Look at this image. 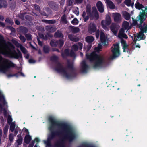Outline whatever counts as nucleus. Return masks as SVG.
Listing matches in <instances>:
<instances>
[{
	"mask_svg": "<svg viewBox=\"0 0 147 147\" xmlns=\"http://www.w3.org/2000/svg\"><path fill=\"white\" fill-rule=\"evenodd\" d=\"M48 119L50 124L49 127L50 133L48 135L47 140L44 142L47 146L51 147V141L57 137L62 138L55 143L54 147H65V141L71 142L75 139L76 135L69 124L60 122L51 116H49Z\"/></svg>",
	"mask_w": 147,
	"mask_h": 147,
	"instance_id": "f257e3e1",
	"label": "nucleus"
},
{
	"mask_svg": "<svg viewBox=\"0 0 147 147\" xmlns=\"http://www.w3.org/2000/svg\"><path fill=\"white\" fill-rule=\"evenodd\" d=\"M58 57L56 56H52L51 58V60L55 62L57 64L55 70L59 73H62L67 79L76 77L77 74L73 63L67 60V65L66 67H64L61 63L58 61Z\"/></svg>",
	"mask_w": 147,
	"mask_h": 147,
	"instance_id": "f03ea898",
	"label": "nucleus"
},
{
	"mask_svg": "<svg viewBox=\"0 0 147 147\" xmlns=\"http://www.w3.org/2000/svg\"><path fill=\"white\" fill-rule=\"evenodd\" d=\"M86 56L87 59L90 62L94 61L93 67L97 68L101 67L105 63V57L100 54H98L94 52L89 54L86 53Z\"/></svg>",
	"mask_w": 147,
	"mask_h": 147,
	"instance_id": "7ed1b4c3",
	"label": "nucleus"
},
{
	"mask_svg": "<svg viewBox=\"0 0 147 147\" xmlns=\"http://www.w3.org/2000/svg\"><path fill=\"white\" fill-rule=\"evenodd\" d=\"M1 43H0V45ZM14 45L11 42H8V43H5V46L3 47L4 51H0V54L6 55L11 58H13L18 59L19 58L22 57V54L19 50L17 53L15 50H12L11 48L14 49Z\"/></svg>",
	"mask_w": 147,
	"mask_h": 147,
	"instance_id": "20e7f679",
	"label": "nucleus"
},
{
	"mask_svg": "<svg viewBox=\"0 0 147 147\" xmlns=\"http://www.w3.org/2000/svg\"><path fill=\"white\" fill-rule=\"evenodd\" d=\"M15 65L9 59H3L0 55V72L5 74L11 67H15Z\"/></svg>",
	"mask_w": 147,
	"mask_h": 147,
	"instance_id": "39448f33",
	"label": "nucleus"
},
{
	"mask_svg": "<svg viewBox=\"0 0 147 147\" xmlns=\"http://www.w3.org/2000/svg\"><path fill=\"white\" fill-rule=\"evenodd\" d=\"M114 46V48L111 50L112 53L111 58L113 59L118 57L120 54L118 44H115Z\"/></svg>",
	"mask_w": 147,
	"mask_h": 147,
	"instance_id": "423d86ee",
	"label": "nucleus"
},
{
	"mask_svg": "<svg viewBox=\"0 0 147 147\" xmlns=\"http://www.w3.org/2000/svg\"><path fill=\"white\" fill-rule=\"evenodd\" d=\"M61 55L63 58H65L66 57L68 56H70L71 57H75L76 56V54L74 51L71 50L70 52L68 49H65L64 53H62Z\"/></svg>",
	"mask_w": 147,
	"mask_h": 147,
	"instance_id": "0eeeda50",
	"label": "nucleus"
},
{
	"mask_svg": "<svg viewBox=\"0 0 147 147\" xmlns=\"http://www.w3.org/2000/svg\"><path fill=\"white\" fill-rule=\"evenodd\" d=\"M111 22V18L109 15L107 14L106 15L105 20H102L101 22V24L102 28L105 29L107 26L110 24Z\"/></svg>",
	"mask_w": 147,
	"mask_h": 147,
	"instance_id": "6e6552de",
	"label": "nucleus"
},
{
	"mask_svg": "<svg viewBox=\"0 0 147 147\" xmlns=\"http://www.w3.org/2000/svg\"><path fill=\"white\" fill-rule=\"evenodd\" d=\"M96 25L94 23H90L88 26V32L90 34L96 32Z\"/></svg>",
	"mask_w": 147,
	"mask_h": 147,
	"instance_id": "1a4fd4ad",
	"label": "nucleus"
},
{
	"mask_svg": "<svg viewBox=\"0 0 147 147\" xmlns=\"http://www.w3.org/2000/svg\"><path fill=\"white\" fill-rule=\"evenodd\" d=\"M47 3L50 7L53 10L56 11H58L59 8V5L57 2L49 1Z\"/></svg>",
	"mask_w": 147,
	"mask_h": 147,
	"instance_id": "9d476101",
	"label": "nucleus"
},
{
	"mask_svg": "<svg viewBox=\"0 0 147 147\" xmlns=\"http://www.w3.org/2000/svg\"><path fill=\"white\" fill-rule=\"evenodd\" d=\"M121 43L123 47V52H127V53H130L131 50L128 48V45H127L126 41L123 39H122L121 40Z\"/></svg>",
	"mask_w": 147,
	"mask_h": 147,
	"instance_id": "9b49d317",
	"label": "nucleus"
},
{
	"mask_svg": "<svg viewBox=\"0 0 147 147\" xmlns=\"http://www.w3.org/2000/svg\"><path fill=\"white\" fill-rule=\"evenodd\" d=\"M119 28V26L117 24L114 23H112L110 26L111 30L115 35L116 34Z\"/></svg>",
	"mask_w": 147,
	"mask_h": 147,
	"instance_id": "f8f14e48",
	"label": "nucleus"
},
{
	"mask_svg": "<svg viewBox=\"0 0 147 147\" xmlns=\"http://www.w3.org/2000/svg\"><path fill=\"white\" fill-rule=\"evenodd\" d=\"M43 10V11L40 12V13L43 16H48L51 13V10L49 7H46L44 8Z\"/></svg>",
	"mask_w": 147,
	"mask_h": 147,
	"instance_id": "ddd939ff",
	"label": "nucleus"
},
{
	"mask_svg": "<svg viewBox=\"0 0 147 147\" xmlns=\"http://www.w3.org/2000/svg\"><path fill=\"white\" fill-rule=\"evenodd\" d=\"M144 8V9H141L142 11V12H140L139 15V19L140 20V22L141 23H143L144 21H145V18H144V15L146 14V12L145 11L147 10V8H146L144 7V8Z\"/></svg>",
	"mask_w": 147,
	"mask_h": 147,
	"instance_id": "4468645a",
	"label": "nucleus"
},
{
	"mask_svg": "<svg viewBox=\"0 0 147 147\" xmlns=\"http://www.w3.org/2000/svg\"><path fill=\"white\" fill-rule=\"evenodd\" d=\"M12 42L16 47H20V49L23 53H26V50L24 47L16 40H13Z\"/></svg>",
	"mask_w": 147,
	"mask_h": 147,
	"instance_id": "2eb2a0df",
	"label": "nucleus"
},
{
	"mask_svg": "<svg viewBox=\"0 0 147 147\" xmlns=\"http://www.w3.org/2000/svg\"><path fill=\"white\" fill-rule=\"evenodd\" d=\"M96 5L97 9L99 12L100 13L104 12V7L101 1H98L97 2Z\"/></svg>",
	"mask_w": 147,
	"mask_h": 147,
	"instance_id": "dca6fc26",
	"label": "nucleus"
},
{
	"mask_svg": "<svg viewBox=\"0 0 147 147\" xmlns=\"http://www.w3.org/2000/svg\"><path fill=\"white\" fill-rule=\"evenodd\" d=\"M121 15L120 13H116L114 14V20L115 22L120 23L121 21Z\"/></svg>",
	"mask_w": 147,
	"mask_h": 147,
	"instance_id": "f3484780",
	"label": "nucleus"
},
{
	"mask_svg": "<svg viewBox=\"0 0 147 147\" xmlns=\"http://www.w3.org/2000/svg\"><path fill=\"white\" fill-rule=\"evenodd\" d=\"M18 138L16 140L15 144H17V146L16 147H18L19 145H21L22 143L23 138L22 137L21 134H19L17 136Z\"/></svg>",
	"mask_w": 147,
	"mask_h": 147,
	"instance_id": "a211bd4d",
	"label": "nucleus"
},
{
	"mask_svg": "<svg viewBox=\"0 0 147 147\" xmlns=\"http://www.w3.org/2000/svg\"><path fill=\"white\" fill-rule=\"evenodd\" d=\"M100 41L102 44L103 45H105L106 44V39L104 33L101 32L100 33Z\"/></svg>",
	"mask_w": 147,
	"mask_h": 147,
	"instance_id": "6ab92c4d",
	"label": "nucleus"
},
{
	"mask_svg": "<svg viewBox=\"0 0 147 147\" xmlns=\"http://www.w3.org/2000/svg\"><path fill=\"white\" fill-rule=\"evenodd\" d=\"M82 64V71L83 72H86L88 68V66L86 64V62L85 61H83Z\"/></svg>",
	"mask_w": 147,
	"mask_h": 147,
	"instance_id": "aec40b11",
	"label": "nucleus"
},
{
	"mask_svg": "<svg viewBox=\"0 0 147 147\" xmlns=\"http://www.w3.org/2000/svg\"><path fill=\"white\" fill-rule=\"evenodd\" d=\"M45 29L47 31L51 32H54L56 30L55 27H53L51 25H49L46 26L45 27Z\"/></svg>",
	"mask_w": 147,
	"mask_h": 147,
	"instance_id": "412c9836",
	"label": "nucleus"
},
{
	"mask_svg": "<svg viewBox=\"0 0 147 147\" xmlns=\"http://www.w3.org/2000/svg\"><path fill=\"white\" fill-rule=\"evenodd\" d=\"M31 136L29 135H26L24 139V142L27 144H29L31 140Z\"/></svg>",
	"mask_w": 147,
	"mask_h": 147,
	"instance_id": "4be33fe9",
	"label": "nucleus"
},
{
	"mask_svg": "<svg viewBox=\"0 0 147 147\" xmlns=\"http://www.w3.org/2000/svg\"><path fill=\"white\" fill-rule=\"evenodd\" d=\"M106 3L107 5L110 8L112 9L115 8V5L111 1L109 0H106Z\"/></svg>",
	"mask_w": 147,
	"mask_h": 147,
	"instance_id": "5701e85b",
	"label": "nucleus"
},
{
	"mask_svg": "<svg viewBox=\"0 0 147 147\" xmlns=\"http://www.w3.org/2000/svg\"><path fill=\"white\" fill-rule=\"evenodd\" d=\"M71 31L73 33H78L80 31V29L78 27H76L72 26H70Z\"/></svg>",
	"mask_w": 147,
	"mask_h": 147,
	"instance_id": "b1692460",
	"label": "nucleus"
},
{
	"mask_svg": "<svg viewBox=\"0 0 147 147\" xmlns=\"http://www.w3.org/2000/svg\"><path fill=\"white\" fill-rule=\"evenodd\" d=\"M54 36L56 38H63V35L61 32L58 31L55 33Z\"/></svg>",
	"mask_w": 147,
	"mask_h": 147,
	"instance_id": "393cba45",
	"label": "nucleus"
},
{
	"mask_svg": "<svg viewBox=\"0 0 147 147\" xmlns=\"http://www.w3.org/2000/svg\"><path fill=\"white\" fill-rule=\"evenodd\" d=\"M94 40V37L92 36H87L86 38V41L89 43H92Z\"/></svg>",
	"mask_w": 147,
	"mask_h": 147,
	"instance_id": "a878e982",
	"label": "nucleus"
},
{
	"mask_svg": "<svg viewBox=\"0 0 147 147\" xmlns=\"http://www.w3.org/2000/svg\"><path fill=\"white\" fill-rule=\"evenodd\" d=\"M0 102H2L4 105L7 104V102L5 100L4 95L2 94L0 91Z\"/></svg>",
	"mask_w": 147,
	"mask_h": 147,
	"instance_id": "bb28decb",
	"label": "nucleus"
},
{
	"mask_svg": "<svg viewBox=\"0 0 147 147\" xmlns=\"http://www.w3.org/2000/svg\"><path fill=\"white\" fill-rule=\"evenodd\" d=\"M143 23H141L140 22V24H138V27L140 28L141 31L143 33H146L147 31V28L145 26L143 27L142 26V24Z\"/></svg>",
	"mask_w": 147,
	"mask_h": 147,
	"instance_id": "cd10ccee",
	"label": "nucleus"
},
{
	"mask_svg": "<svg viewBox=\"0 0 147 147\" xmlns=\"http://www.w3.org/2000/svg\"><path fill=\"white\" fill-rule=\"evenodd\" d=\"M42 21L46 24H53L56 22V20L54 19L51 20H43Z\"/></svg>",
	"mask_w": 147,
	"mask_h": 147,
	"instance_id": "c85d7f7f",
	"label": "nucleus"
},
{
	"mask_svg": "<svg viewBox=\"0 0 147 147\" xmlns=\"http://www.w3.org/2000/svg\"><path fill=\"white\" fill-rule=\"evenodd\" d=\"M61 22L65 24H66L67 23L68 21L67 19L66 16L65 14H63L61 17L60 21V23Z\"/></svg>",
	"mask_w": 147,
	"mask_h": 147,
	"instance_id": "c756f323",
	"label": "nucleus"
},
{
	"mask_svg": "<svg viewBox=\"0 0 147 147\" xmlns=\"http://www.w3.org/2000/svg\"><path fill=\"white\" fill-rule=\"evenodd\" d=\"M135 7L136 9L138 10H140L142 9H143L144 8V6L142 4H140L138 2H136L135 4Z\"/></svg>",
	"mask_w": 147,
	"mask_h": 147,
	"instance_id": "7c9ffc66",
	"label": "nucleus"
},
{
	"mask_svg": "<svg viewBox=\"0 0 147 147\" xmlns=\"http://www.w3.org/2000/svg\"><path fill=\"white\" fill-rule=\"evenodd\" d=\"M50 45L53 47H56L58 46L57 40H52L50 42Z\"/></svg>",
	"mask_w": 147,
	"mask_h": 147,
	"instance_id": "2f4dec72",
	"label": "nucleus"
},
{
	"mask_svg": "<svg viewBox=\"0 0 147 147\" xmlns=\"http://www.w3.org/2000/svg\"><path fill=\"white\" fill-rule=\"evenodd\" d=\"M68 38L71 41L77 42L79 41V38H78L74 37L73 35H69L68 36Z\"/></svg>",
	"mask_w": 147,
	"mask_h": 147,
	"instance_id": "473e14b6",
	"label": "nucleus"
},
{
	"mask_svg": "<svg viewBox=\"0 0 147 147\" xmlns=\"http://www.w3.org/2000/svg\"><path fill=\"white\" fill-rule=\"evenodd\" d=\"M43 51L45 53H49L50 51L49 47L46 45H44L43 48Z\"/></svg>",
	"mask_w": 147,
	"mask_h": 147,
	"instance_id": "72a5a7b5",
	"label": "nucleus"
},
{
	"mask_svg": "<svg viewBox=\"0 0 147 147\" xmlns=\"http://www.w3.org/2000/svg\"><path fill=\"white\" fill-rule=\"evenodd\" d=\"M139 16H138L136 19L133 18H132V19L133 20V23H132V25L133 26H136V25H138V24L137 21H140V20H139Z\"/></svg>",
	"mask_w": 147,
	"mask_h": 147,
	"instance_id": "f704fd0d",
	"label": "nucleus"
},
{
	"mask_svg": "<svg viewBox=\"0 0 147 147\" xmlns=\"http://www.w3.org/2000/svg\"><path fill=\"white\" fill-rule=\"evenodd\" d=\"M139 34L137 36V38H139L140 37V39L141 40H144L145 38V36L144 34V33L141 31L139 32Z\"/></svg>",
	"mask_w": 147,
	"mask_h": 147,
	"instance_id": "c9c22d12",
	"label": "nucleus"
},
{
	"mask_svg": "<svg viewBox=\"0 0 147 147\" xmlns=\"http://www.w3.org/2000/svg\"><path fill=\"white\" fill-rule=\"evenodd\" d=\"M123 16L125 19L127 20H129L130 18V14L126 11H125L123 14Z\"/></svg>",
	"mask_w": 147,
	"mask_h": 147,
	"instance_id": "e433bc0d",
	"label": "nucleus"
},
{
	"mask_svg": "<svg viewBox=\"0 0 147 147\" xmlns=\"http://www.w3.org/2000/svg\"><path fill=\"white\" fill-rule=\"evenodd\" d=\"M129 26V22L127 21H124L122 27L125 30H126Z\"/></svg>",
	"mask_w": 147,
	"mask_h": 147,
	"instance_id": "4c0bfd02",
	"label": "nucleus"
},
{
	"mask_svg": "<svg viewBox=\"0 0 147 147\" xmlns=\"http://www.w3.org/2000/svg\"><path fill=\"white\" fill-rule=\"evenodd\" d=\"M5 22L7 23L10 24L11 25H12L13 24L14 22L12 20L8 18H6L5 20Z\"/></svg>",
	"mask_w": 147,
	"mask_h": 147,
	"instance_id": "58836bf2",
	"label": "nucleus"
},
{
	"mask_svg": "<svg viewBox=\"0 0 147 147\" xmlns=\"http://www.w3.org/2000/svg\"><path fill=\"white\" fill-rule=\"evenodd\" d=\"M2 4L3 7L6 8L7 6V1L5 0H0V4Z\"/></svg>",
	"mask_w": 147,
	"mask_h": 147,
	"instance_id": "ea45409f",
	"label": "nucleus"
},
{
	"mask_svg": "<svg viewBox=\"0 0 147 147\" xmlns=\"http://www.w3.org/2000/svg\"><path fill=\"white\" fill-rule=\"evenodd\" d=\"M8 128L7 126H6L3 129V132H4V135H3V137L4 138H5L7 134V131L8 130Z\"/></svg>",
	"mask_w": 147,
	"mask_h": 147,
	"instance_id": "a19ab883",
	"label": "nucleus"
},
{
	"mask_svg": "<svg viewBox=\"0 0 147 147\" xmlns=\"http://www.w3.org/2000/svg\"><path fill=\"white\" fill-rule=\"evenodd\" d=\"M58 46L59 47H61L63 46L64 44V41L63 40L61 39H59V40H57Z\"/></svg>",
	"mask_w": 147,
	"mask_h": 147,
	"instance_id": "79ce46f5",
	"label": "nucleus"
},
{
	"mask_svg": "<svg viewBox=\"0 0 147 147\" xmlns=\"http://www.w3.org/2000/svg\"><path fill=\"white\" fill-rule=\"evenodd\" d=\"M20 31L22 33L25 34L28 32V30L26 28L24 27L21 28Z\"/></svg>",
	"mask_w": 147,
	"mask_h": 147,
	"instance_id": "37998d69",
	"label": "nucleus"
},
{
	"mask_svg": "<svg viewBox=\"0 0 147 147\" xmlns=\"http://www.w3.org/2000/svg\"><path fill=\"white\" fill-rule=\"evenodd\" d=\"M86 12L88 15L91 16L92 15L91 8L87 7L86 9Z\"/></svg>",
	"mask_w": 147,
	"mask_h": 147,
	"instance_id": "c03bdc74",
	"label": "nucleus"
},
{
	"mask_svg": "<svg viewBox=\"0 0 147 147\" xmlns=\"http://www.w3.org/2000/svg\"><path fill=\"white\" fill-rule=\"evenodd\" d=\"M25 36L28 41H31L32 40V36L30 34H26Z\"/></svg>",
	"mask_w": 147,
	"mask_h": 147,
	"instance_id": "a18cd8bd",
	"label": "nucleus"
},
{
	"mask_svg": "<svg viewBox=\"0 0 147 147\" xmlns=\"http://www.w3.org/2000/svg\"><path fill=\"white\" fill-rule=\"evenodd\" d=\"M10 125V130L11 132H13L15 128V125L13 123H11Z\"/></svg>",
	"mask_w": 147,
	"mask_h": 147,
	"instance_id": "49530a36",
	"label": "nucleus"
},
{
	"mask_svg": "<svg viewBox=\"0 0 147 147\" xmlns=\"http://www.w3.org/2000/svg\"><path fill=\"white\" fill-rule=\"evenodd\" d=\"M19 38L21 42L23 43H24L26 40V39L25 37L21 35H20L19 36Z\"/></svg>",
	"mask_w": 147,
	"mask_h": 147,
	"instance_id": "de8ad7c7",
	"label": "nucleus"
},
{
	"mask_svg": "<svg viewBox=\"0 0 147 147\" xmlns=\"http://www.w3.org/2000/svg\"><path fill=\"white\" fill-rule=\"evenodd\" d=\"M12 120L11 116L9 115L8 117L7 122L9 125H10L12 123Z\"/></svg>",
	"mask_w": 147,
	"mask_h": 147,
	"instance_id": "09e8293b",
	"label": "nucleus"
},
{
	"mask_svg": "<svg viewBox=\"0 0 147 147\" xmlns=\"http://www.w3.org/2000/svg\"><path fill=\"white\" fill-rule=\"evenodd\" d=\"M125 30L123 27L122 28H121L119 31V36H120L122 34L125 33L124 32L125 31Z\"/></svg>",
	"mask_w": 147,
	"mask_h": 147,
	"instance_id": "8fccbe9b",
	"label": "nucleus"
},
{
	"mask_svg": "<svg viewBox=\"0 0 147 147\" xmlns=\"http://www.w3.org/2000/svg\"><path fill=\"white\" fill-rule=\"evenodd\" d=\"M71 23L74 25L78 24V21L77 19L75 18L71 22Z\"/></svg>",
	"mask_w": 147,
	"mask_h": 147,
	"instance_id": "3c124183",
	"label": "nucleus"
},
{
	"mask_svg": "<svg viewBox=\"0 0 147 147\" xmlns=\"http://www.w3.org/2000/svg\"><path fill=\"white\" fill-rule=\"evenodd\" d=\"M26 14V12H23L21 13L19 16V18L22 20H24V17L25 15Z\"/></svg>",
	"mask_w": 147,
	"mask_h": 147,
	"instance_id": "603ef678",
	"label": "nucleus"
},
{
	"mask_svg": "<svg viewBox=\"0 0 147 147\" xmlns=\"http://www.w3.org/2000/svg\"><path fill=\"white\" fill-rule=\"evenodd\" d=\"M7 27L13 32H15L16 31L15 28L12 26H7Z\"/></svg>",
	"mask_w": 147,
	"mask_h": 147,
	"instance_id": "864d4df0",
	"label": "nucleus"
},
{
	"mask_svg": "<svg viewBox=\"0 0 147 147\" xmlns=\"http://www.w3.org/2000/svg\"><path fill=\"white\" fill-rule=\"evenodd\" d=\"M25 18L26 20L29 21H30L32 20V17L29 15H25Z\"/></svg>",
	"mask_w": 147,
	"mask_h": 147,
	"instance_id": "5fc2aeb1",
	"label": "nucleus"
},
{
	"mask_svg": "<svg viewBox=\"0 0 147 147\" xmlns=\"http://www.w3.org/2000/svg\"><path fill=\"white\" fill-rule=\"evenodd\" d=\"M94 15L96 19H98L99 18V15L96 10L94 13Z\"/></svg>",
	"mask_w": 147,
	"mask_h": 147,
	"instance_id": "6e6d98bb",
	"label": "nucleus"
},
{
	"mask_svg": "<svg viewBox=\"0 0 147 147\" xmlns=\"http://www.w3.org/2000/svg\"><path fill=\"white\" fill-rule=\"evenodd\" d=\"M125 3L127 6H130L131 5V0H125Z\"/></svg>",
	"mask_w": 147,
	"mask_h": 147,
	"instance_id": "4d7b16f0",
	"label": "nucleus"
},
{
	"mask_svg": "<svg viewBox=\"0 0 147 147\" xmlns=\"http://www.w3.org/2000/svg\"><path fill=\"white\" fill-rule=\"evenodd\" d=\"M82 146L83 147H93L92 146L86 144H83L81 146H79L78 147H81Z\"/></svg>",
	"mask_w": 147,
	"mask_h": 147,
	"instance_id": "13d9d810",
	"label": "nucleus"
},
{
	"mask_svg": "<svg viewBox=\"0 0 147 147\" xmlns=\"http://www.w3.org/2000/svg\"><path fill=\"white\" fill-rule=\"evenodd\" d=\"M9 139L11 142H12L14 139L13 136L12 134H10L9 136Z\"/></svg>",
	"mask_w": 147,
	"mask_h": 147,
	"instance_id": "bf43d9fd",
	"label": "nucleus"
},
{
	"mask_svg": "<svg viewBox=\"0 0 147 147\" xmlns=\"http://www.w3.org/2000/svg\"><path fill=\"white\" fill-rule=\"evenodd\" d=\"M10 7L11 9H14L15 7V3H11L10 4Z\"/></svg>",
	"mask_w": 147,
	"mask_h": 147,
	"instance_id": "052dcab7",
	"label": "nucleus"
},
{
	"mask_svg": "<svg viewBox=\"0 0 147 147\" xmlns=\"http://www.w3.org/2000/svg\"><path fill=\"white\" fill-rule=\"evenodd\" d=\"M72 48L74 51H76L78 49V47L77 45L75 44L73 45Z\"/></svg>",
	"mask_w": 147,
	"mask_h": 147,
	"instance_id": "680f3d73",
	"label": "nucleus"
},
{
	"mask_svg": "<svg viewBox=\"0 0 147 147\" xmlns=\"http://www.w3.org/2000/svg\"><path fill=\"white\" fill-rule=\"evenodd\" d=\"M34 7L36 10L37 11H39L40 12H41L40 7L39 5H34Z\"/></svg>",
	"mask_w": 147,
	"mask_h": 147,
	"instance_id": "e2e57ef3",
	"label": "nucleus"
},
{
	"mask_svg": "<svg viewBox=\"0 0 147 147\" xmlns=\"http://www.w3.org/2000/svg\"><path fill=\"white\" fill-rule=\"evenodd\" d=\"M73 1L74 0H68V5L69 6L72 5Z\"/></svg>",
	"mask_w": 147,
	"mask_h": 147,
	"instance_id": "0e129e2a",
	"label": "nucleus"
},
{
	"mask_svg": "<svg viewBox=\"0 0 147 147\" xmlns=\"http://www.w3.org/2000/svg\"><path fill=\"white\" fill-rule=\"evenodd\" d=\"M37 40L38 42V44L40 46H42L43 45V43L41 41L39 38H37Z\"/></svg>",
	"mask_w": 147,
	"mask_h": 147,
	"instance_id": "69168bd1",
	"label": "nucleus"
},
{
	"mask_svg": "<svg viewBox=\"0 0 147 147\" xmlns=\"http://www.w3.org/2000/svg\"><path fill=\"white\" fill-rule=\"evenodd\" d=\"M0 40L1 42H5V40H4V38L3 37L1 34H0Z\"/></svg>",
	"mask_w": 147,
	"mask_h": 147,
	"instance_id": "338daca9",
	"label": "nucleus"
},
{
	"mask_svg": "<svg viewBox=\"0 0 147 147\" xmlns=\"http://www.w3.org/2000/svg\"><path fill=\"white\" fill-rule=\"evenodd\" d=\"M120 36L121 37H123L125 39H127L128 38V37L124 33L121 36Z\"/></svg>",
	"mask_w": 147,
	"mask_h": 147,
	"instance_id": "774afa93",
	"label": "nucleus"
}]
</instances>
